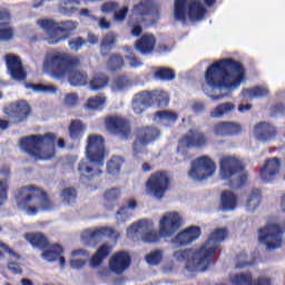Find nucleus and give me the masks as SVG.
<instances>
[{
  "instance_id": "nucleus-62",
  "label": "nucleus",
  "mask_w": 285,
  "mask_h": 285,
  "mask_svg": "<svg viewBox=\"0 0 285 285\" xmlns=\"http://www.w3.org/2000/svg\"><path fill=\"white\" fill-rule=\"evenodd\" d=\"M86 43V41L81 38H76L71 41H69V48L70 50H80V48Z\"/></svg>"
},
{
  "instance_id": "nucleus-15",
  "label": "nucleus",
  "mask_w": 285,
  "mask_h": 285,
  "mask_svg": "<svg viewBox=\"0 0 285 285\" xmlns=\"http://www.w3.org/2000/svg\"><path fill=\"white\" fill-rule=\"evenodd\" d=\"M184 217L179 212H166L158 222L159 235L168 239L181 228Z\"/></svg>"
},
{
  "instance_id": "nucleus-42",
  "label": "nucleus",
  "mask_w": 285,
  "mask_h": 285,
  "mask_svg": "<svg viewBox=\"0 0 285 285\" xmlns=\"http://www.w3.org/2000/svg\"><path fill=\"white\" fill-rule=\"evenodd\" d=\"M108 86V77L102 73H98L94 76V78L89 81L90 90H104Z\"/></svg>"
},
{
  "instance_id": "nucleus-6",
  "label": "nucleus",
  "mask_w": 285,
  "mask_h": 285,
  "mask_svg": "<svg viewBox=\"0 0 285 285\" xmlns=\"http://www.w3.org/2000/svg\"><path fill=\"white\" fill-rule=\"evenodd\" d=\"M244 170V165L239 157L235 155H224L219 160V177L223 181H229L233 186L246 184L248 174Z\"/></svg>"
},
{
  "instance_id": "nucleus-34",
  "label": "nucleus",
  "mask_w": 285,
  "mask_h": 285,
  "mask_svg": "<svg viewBox=\"0 0 285 285\" xmlns=\"http://www.w3.org/2000/svg\"><path fill=\"white\" fill-rule=\"evenodd\" d=\"M27 90L42 92L43 95H57V86L50 83H27Z\"/></svg>"
},
{
  "instance_id": "nucleus-52",
  "label": "nucleus",
  "mask_w": 285,
  "mask_h": 285,
  "mask_svg": "<svg viewBox=\"0 0 285 285\" xmlns=\"http://www.w3.org/2000/svg\"><path fill=\"white\" fill-rule=\"evenodd\" d=\"M36 23L41 28V30H45L47 35L52 32V30H57L58 27V22L52 19H39Z\"/></svg>"
},
{
  "instance_id": "nucleus-60",
  "label": "nucleus",
  "mask_w": 285,
  "mask_h": 285,
  "mask_svg": "<svg viewBox=\"0 0 285 285\" xmlns=\"http://www.w3.org/2000/svg\"><path fill=\"white\" fill-rule=\"evenodd\" d=\"M13 37L14 30L12 28L0 29V41H10Z\"/></svg>"
},
{
  "instance_id": "nucleus-58",
  "label": "nucleus",
  "mask_w": 285,
  "mask_h": 285,
  "mask_svg": "<svg viewBox=\"0 0 285 285\" xmlns=\"http://www.w3.org/2000/svg\"><path fill=\"white\" fill-rule=\"evenodd\" d=\"M244 128L237 122L227 121V137L233 135H239Z\"/></svg>"
},
{
  "instance_id": "nucleus-54",
  "label": "nucleus",
  "mask_w": 285,
  "mask_h": 285,
  "mask_svg": "<svg viewBox=\"0 0 285 285\" xmlns=\"http://www.w3.org/2000/svg\"><path fill=\"white\" fill-rule=\"evenodd\" d=\"M124 66V58L119 55L111 56L109 62H108V70L111 72H117V70H121V67Z\"/></svg>"
},
{
  "instance_id": "nucleus-43",
  "label": "nucleus",
  "mask_w": 285,
  "mask_h": 285,
  "mask_svg": "<svg viewBox=\"0 0 285 285\" xmlns=\"http://www.w3.org/2000/svg\"><path fill=\"white\" fill-rule=\"evenodd\" d=\"M151 98H150V104H155V101L158 102V106L161 108H166L168 106V92L164 90H155V91H149Z\"/></svg>"
},
{
  "instance_id": "nucleus-21",
  "label": "nucleus",
  "mask_w": 285,
  "mask_h": 285,
  "mask_svg": "<svg viewBox=\"0 0 285 285\" xmlns=\"http://www.w3.org/2000/svg\"><path fill=\"white\" fill-rule=\"evenodd\" d=\"M130 266V254L127 252L115 253L109 259V271L116 275H121Z\"/></svg>"
},
{
  "instance_id": "nucleus-57",
  "label": "nucleus",
  "mask_w": 285,
  "mask_h": 285,
  "mask_svg": "<svg viewBox=\"0 0 285 285\" xmlns=\"http://www.w3.org/2000/svg\"><path fill=\"white\" fill-rule=\"evenodd\" d=\"M8 180H0V206H3L8 202Z\"/></svg>"
},
{
  "instance_id": "nucleus-16",
  "label": "nucleus",
  "mask_w": 285,
  "mask_h": 285,
  "mask_svg": "<svg viewBox=\"0 0 285 285\" xmlns=\"http://www.w3.org/2000/svg\"><path fill=\"white\" fill-rule=\"evenodd\" d=\"M6 67H7V75L13 81H26V69L23 68V62L19 56L13 53H9L6 56Z\"/></svg>"
},
{
  "instance_id": "nucleus-59",
  "label": "nucleus",
  "mask_w": 285,
  "mask_h": 285,
  "mask_svg": "<svg viewBox=\"0 0 285 285\" xmlns=\"http://www.w3.org/2000/svg\"><path fill=\"white\" fill-rule=\"evenodd\" d=\"M127 14H128V7H122L117 11H115L114 21H117L118 23H124V21H126Z\"/></svg>"
},
{
  "instance_id": "nucleus-38",
  "label": "nucleus",
  "mask_w": 285,
  "mask_h": 285,
  "mask_svg": "<svg viewBox=\"0 0 285 285\" xmlns=\"http://www.w3.org/2000/svg\"><path fill=\"white\" fill-rule=\"evenodd\" d=\"M24 239L36 248H46L48 246V238L43 234H24Z\"/></svg>"
},
{
  "instance_id": "nucleus-2",
  "label": "nucleus",
  "mask_w": 285,
  "mask_h": 285,
  "mask_svg": "<svg viewBox=\"0 0 285 285\" xmlns=\"http://www.w3.org/2000/svg\"><path fill=\"white\" fill-rule=\"evenodd\" d=\"M226 237L228 232L225 228L215 229L200 247L174 250L173 259L178 264H185L187 271H206L210 266L213 255Z\"/></svg>"
},
{
  "instance_id": "nucleus-61",
  "label": "nucleus",
  "mask_w": 285,
  "mask_h": 285,
  "mask_svg": "<svg viewBox=\"0 0 285 285\" xmlns=\"http://www.w3.org/2000/svg\"><path fill=\"white\" fill-rule=\"evenodd\" d=\"M77 104H79V96L77 94L71 92L65 96L66 106H77Z\"/></svg>"
},
{
  "instance_id": "nucleus-55",
  "label": "nucleus",
  "mask_w": 285,
  "mask_h": 285,
  "mask_svg": "<svg viewBox=\"0 0 285 285\" xmlns=\"http://www.w3.org/2000/svg\"><path fill=\"white\" fill-rule=\"evenodd\" d=\"M161 259H164V252L159 249H156L146 256V262L150 266H157Z\"/></svg>"
},
{
  "instance_id": "nucleus-28",
  "label": "nucleus",
  "mask_w": 285,
  "mask_h": 285,
  "mask_svg": "<svg viewBox=\"0 0 285 285\" xmlns=\"http://www.w3.org/2000/svg\"><path fill=\"white\" fill-rule=\"evenodd\" d=\"M239 204V198H237V195L235 193L227 190L223 191L220 196V208L224 210V213H230L232 210H235Z\"/></svg>"
},
{
  "instance_id": "nucleus-22",
  "label": "nucleus",
  "mask_w": 285,
  "mask_h": 285,
  "mask_svg": "<svg viewBox=\"0 0 285 285\" xmlns=\"http://www.w3.org/2000/svg\"><path fill=\"white\" fill-rule=\"evenodd\" d=\"M253 135L257 141H271L277 135V127L267 122H259L254 126Z\"/></svg>"
},
{
  "instance_id": "nucleus-64",
  "label": "nucleus",
  "mask_w": 285,
  "mask_h": 285,
  "mask_svg": "<svg viewBox=\"0 0 285 285\" xmlns=\"http://www.w3.org/2000/svg\"><path fill=\"white\" fill-rule=\"evenodd\" d=\"M95 21H98V26L101 30H108L110 28V21H108L106 18H94Z\"/></svg>"
},
{
  "instance_id": "nucleus-48",
  "label": "nucleus",
  "mask_w": 285,
  "mask_h": 285,
  "mask_svg": "<svg viewBox=\"0 0 285 285\" xmlns=\"http://www.w3.org/2000/svg\"><path fill=\"white\" fill-rule=\"evenodd\" d=\"M72 3L79 6V1L77 0H62V4L59 7V12L66 17H72V14L77 12V7L72 6Z\"/></svg>"
},
{
  "instance_id": "nucleus-53",
  "label": "nucleus",
  "mask_w": 285,
  "mask_h": 285,
  "mask_svg": "<svg viewBox=\"0 0 285 285\" xmlns=\"http://www.w3.org/2000/svg\"><path fill=\"white\" fill-rule=\"evenodd\" d=\"M115 43H117V36L115 33H107L101 42V52L104 53L106 50H112Z\"/></svg>"
},
{
  "instance_id": "nucleus-11",
  "label": "nucleus",
  "mask_w": 285,
  "mask_h": 285,
  "mask_svg": "<svg viewBox=\"0 0 285 285\" xmlns=\"http://www.w3.org/2000/svg\"><path fill=\"white\" fill-rule=\"evenodd\" d=\"M282 224L277 218H273L258 230V240L261 244L266 246L267 250H275L281 248L284 239L282 238Z\"/></svg>"
},
{
  "instance_id": "nucleus-5",
  "label": "nucleus",
  "mask_w": 285,
  "mask_h": 285,
  "mask_svg": "<svg viewBox=\"0 0 285 285\" xmlns=\"http://www.w3.org/2000/svg\"><path fill=\"white\" fill-rule=\"evenodd\" d=\"M55 134L29 136L20 140V148L33 159L48 161L55 157Z\"/></svg>"
},
{
  "instance_id": "nucleus-45",
  "label": "nucleus",
  "mask_w": 285,
  "mask_h": 285,
  "mask_svg": "<svg viewBox=\"0 0 285 285\" xmlns=\"http://www.w3.org/2000/svg\"><path fill=\"white\" fill-rule=\"evenodd\" d=\"M110 233H112V228L110 227L87 229L82 233V239H95L96 237H100V235H110Z\"/></svg>"
},
{
  "instance_id": "nucleus-35",
  "label": "nucleus",
  "mask_w": 285,
  "mask_h": 285,
  "mask_svg": "<svg viewBox=\"0 0 285 285\" xmlns=\"http://www.w3.org/2000/svg\"><path fill=\"white\" fill-rule=\"evenodd\" d=\"M107 98L104 94H99L97 96L90 97L85 102L86 110H101L104 106H106Z\"/></svg>"
},
{
  "instance_id": "nucleus-37",
  "label": "nucleus",
  "mask_w": 285,
  "mask_h": 285,
  "mask_svg": "<svg viewBox=\"0 0 285 285\" xmlns=\"http://www.w3.org/2000/svg\"><path fill=\"white\" fill-rule=\"evenodd\" d=\"M137 208V200L135 199H129L127 202L126 207L120 208L119 212L116 214V219L119 222V224H124L125 222H128L130 219V214L128 210H135Z\"/></svg>"
},
{
  "instance_id": "nucleus-9",
  "label": "nucleus",
  "mask_w": 285,
  "mask_h": 285,
  "mask_svg": "<svg viewBox=\"0 0 285 285\" xmlns=\"http://www.w3.org/2000/svg\"><path fill=\"white\" fill-rule=\"evenodd\" d=\"M208 11L199 0H175L174 17L183 23L189 21H202L206 19Z\"/></svg>"
},
{
  "instance_id": "nucleus-32",
  "label": "nucleus",
  "mask_w": 285,
  "mask_h": 285,
  "mask_svg": "<svg viewBox=\"0 0 285 285\" xmlns=\"http://www.w3.org/2000/svg\"><path fill=\"white\" fill-rule=\"evenodd\" d=\"M121 197V189L119 188H109L106 189L102 199L105 202V206L108 210H112V207L115 206V202Z\"/></svg>"
},
{
  "instance_id": "nucleus-17",
  "label": "nucleus",
  "mask_w": 285,
  "mask_h": 285,
  "mask_svg": "<svg viewBox=\"0 0 285 285\" xmlns=\"http://www.w3.org/2000/svg\"><path fill=\"white\" fill-rule=\"evenodd\" d=\"M199 237H202V228L199 226H189L171 238V245L174 248H179V246H188L193 244V242H197Z\"/></svg>"
},
{
  "instance_id": "nucleus-4",
  "label": "nucleus",
  "mask_w": 285,
  "mask_h": 285,
  "mask_svg": "<svg viewBox=\"0 0 285 285\" xmlns=\"http://www.w3.org/2000/svg\"><path fill=\"white\" fill-rule=\"evenodd\" d=\"M16 202L19 210L29 216L55 208V204L51 203L48 194L35 185L20 188Z\"/></svg>"
},
{
  "instance_id": "nucleus-44",
  "label": "nucleus",
  "mask_w": 285,
  "mask_h": 285,
  "mask_svg": "<svg viewBox=\"0 0 285 285\" xmlns=\"http://www.w3.org/2000/svg\"><path fill=\"white\" fill-rule=\"evenodd\" d=\"M259 190L253 191L247 197V200L245 203V210H247L248 213H255V210H257V208L259 207Z\"/></svg>"
},
{
  "instance_id": "nucleus-14",
  "label": "nucleus",
  "mask_w": 285,
  "mask_h": 285,
  "mask_svg": "<svg viewBox=\"0 0 285 285\" xmlns=\"http://www.w3.org/2000/svg\"><path fill=\"white\" fill-rule=\"evenodd\" d=\"M170 184V178L168 177V173L158 171L151 175L146 185L145 193L149 197H154L155 199H164V195L168 191V185Z\"/></svg>"
},
{
  "instance_id": "nucleus-25",
  "label": "nucleus",
  "mask_w": 285,
  "mask_h": 285,
  "mask_svg": "<svg viewBox=\"0 0 285 285\" xmlns=\"http://www.w3.org/2000/svg\"><path fill=\"white\" fill-rule=\"evenodd\" d=\"M157 46V40L153 35H144L135 42V48L140 55H150Z\"/></svg>"
},
{
  "instance_id": "nucleus-51",
  "label": "nucleus",
  "mask_w": 285,
  "mask_h": 285,
  "mask_svg": "<svg viewBox=\"0 0 285 285\" xmlns=\"http://www.w3.org/2000/svg\"><path fill=\"white\" fill-rule=\"evenodd\" d=\"M212 132L216 137H228V121H219L214 124Z\"/></svg>"
},
{
  "instance_id": "nucleus-10",
  "label": "nucleus",
  "mask_w": 285,
  "mask_h": 285,
  "mask_svg": "<svg viewBox=\"0 0 285 285\" xmlns=\"http://www.w3.org/2000/svg\"><path fill=\"white\" fill-rule=\"evenodd\" d=\"M127 237L134 242L142 239L147 244H157L161 239V235L155 228V222L148 219L138 220L129 226Z\"/></svg>"
},
{
  "instance_id": "nucleus-39",
  "label": "nucleus",
  "mask_w": 285,
  "mask_h": 285,
  "mask_svg": "<svg viewBox=\"0 0 285 285\" xmlns=\"http://www.w3.org/2000/svg\"><path fill=\"white\" fill-rule=\"evenodd\" d=\"M155 121H158L159 124H163V126H170V124H175L177 121L178 117L177 114L174 111H158L155 115Z\"/></svg>"
},
{
  "instance_id": "nucleus-8",
  "label": "nucleus",
  "mask_w": 285,
  "mask_h": 285,
  "mask_svg": "<svg viewBox=\"0 0 285 285\" xmlns=\"http://www.w3.org/2000/svg\"><path fill=\"white\" fill-rule=\"evenodd\" d=\"M79 58L71 57L61 51H49L43 60L42 68L45 72H52L55 79L66 78V72H69L70 66H77Z\"/></svg>"
},
{
  "instance_id": "nucleus-26",
  "label": "nucleus",
  "mask_w": 285,
  "mask_h": 285,
  "mask_svg": "<svg viewBox=\"0 0 285 285\" xmlns=\"http://www.w3.org/2000/svg\"><path fill=\"white\" fill-rule=\"evenodd\" d=\"M105 127L108 130V132H111L112 135H117L119 132H130V127L128 126V122L124 120L122 118L115 117V118H107L105 120Z\"/></svg>"
},
{
  "instance_id": "nucleus-29",
  "label": "nucleus",
  "mask_w": 285,
  "mask_h": 285,
  "mask_svg": "<svg viewBox=\"0 0 285 285\" xmlns=\"http://www.w3.org/2000/svg\"><path fill=\"white\" fill-rule=\"evenodd\" d=\"M70 86L75 88L86 86L88 83V73L72 70V66H69V71H66V76Z\"/></svg>"
},
{
  "instance_id": "nucleus-3",
  "label": "nucleus",
  "mask_w": 285,
  "mask_h": 285,
  "mask_svg": "<svg viewBox=\"0 0 285 285\" xmlns=\"http://www.w3.org/2000/svg\"><path fill=\"white\" fill-rule=\"evenodd\" d=\"M86 156L89 159L79 164L78 171L81 179H92L96 175H101L100 166H104L106 157V144L102 136L89 135L87 137Z\"/></svg>"
},
{
  "instance_id": "nucleus-47",
  "label": "nucleus",
  "mask_w": 285,
  "mask_h": 285,
  "mask_svg": "<svg viewBox=\"0 0 285 285\" xmlns=\"http://www.w3.org/2000/svg\"><path fill=\"white\" fill-rule=\"evenodd\" d=\"M121 166H124V158L114 156L107 164V171L109 175H119Z\"/></svg>"
},
{
  "instance_id": "nucleus-41",
  "label": "nucleus",
  "mask_w": 285,
  "mask_h": 285,
  "mask_svg": "<svg viewBox=\"0 0 285 285\" xmlns=\"http://www.w3.org/2000/svg\"><path fill=\"white\" fill-rule=\"evenodd\" d=\"M79 22L72 20L58 22L57 30H60L61 35H63L66 39H68L70 35L75 32V30H77Z\"/></svg>"
},
{
  "instance_id": "nucleus-7",
  "label": "nucleus",
  "mask_w": 285,
  "mask_h": 285,
  "mask_svg": "<svg viewBox=\"0 0 285 285\" xmlns=\"http://www.w3.org/2000/svg\"><path fill=\"white\" fill-rule=\"evenodd\" d=\"M150 19H159V6L150 0L140 1L131 10L129 20L131 37L141 35V23L150 21Z\"/></svg>"
},
{
  "instance_id": "nucleus-63",
  "label": "nucleus",
  "mask_w": 285,
  "mask_h": 285,
  "mask_svg": "<svg viewBox=\"0 0 285 285\" xmlns=\"http://www.w3.org/2000/svg\"><path fill=\"white\" fill-rule=\"evenodd\" d=\"M116 8H119V4L117 2H106L101 7V12L104 13L114 12Z\"/></svg>"
},
{
  "instance_id": "nucleus-27",
  "label": "nucleus",
  "mask_w": 285,
  "mask_h": 285,
  "mask_svg": "<svg viewBox=\"0 0 285 285\" xmlns=\"http://www.w3.org/2000/svg\"><path fill=\"white\" fill-rule=\"evenodd\" d=\"M153 96L150 95V91H142L140 94H137L132 100V110L136 115H141L148 106L151 105L150 99Z\"/></svg>"
},
{
  "instance_id": "nucleus-31",
  "label": "nucleus",
  "mask_w": 285,
  "mask_h": 285,
  "mask_svg": "<svg viewBox=\"0 0 285 285\" xmlns=\"http://www.w3.org/2000/svg\"><path fill=\"white\" fill-rule=\"evenodd\" d=\"M90 254L86 249H73L71 252L70 266L75 271H79L86 266V259L81 257H88Z\"/></svg>"
},
{
  "instance_id": "nucleus-18",
  "label": "nucleus",
  "mask_w": 285,
  "mask_h": 285,
  "mask_svg": "<svg viewBox=\"0 0 285 285\" xmlns=\"http://www.w3.org/2000/svg\"><path fill=\"white\" fill-rule=\"evenodd\" d=\"M282 169V160L279 158H272L265 161L264 167L261 170V180L264 184H271L279 177V170Z\"/></svg>"
},
{
  "instance_id": "nucleus-56",
  "label": "nucleus",
  "mask_w": 285,
  "mask_h": 285,
  "mask_svg": "<svg viewBox=\"0 0 285 285\" xmlns=\"http://www.w3.org/2000/svg\"><path fill=\"white\" fill-rule=\"evenodd\" d=\"M60 197L65 204H75V199H77V191L73 188H65Z\"/></svg>"
},
{
  "instance_id": "nucleus-12",
  "label": "nucleus",
  "mask_w": 285,
  "mask_h": 285,
  "mask_svg": "<svg viewBox=\"0 0 285 285\" xmlns=\"http://www.w3.org/2000/svg\"><path fill=\"white\" fill-rule=\"evenodd\" d=\"M217 171V164L209 156H200L191 161V167L188 171L190 179L194 181H204L210 179Z\"/></svg>"
},
{
  "instance_id": "nucleus-30",
  "label": "nucleus",
  "mask_w": 285,
  "mask_h": 285,
  "mask_svg": "<svg viewBox=\"0 0 285 285\" xmlns=\"http://www.w3.org/2000/svg\"><path fill=\"white\" fill-rule=\"evenodd\" d=\"M112 246H115V244H104L98 248L96 254L90 259L91 268H99L101 266V263L104 262V259H106V256L110 255Z\"/></svg>"
},
{
  "instance_id": "nucleus-24",
  "label": "nucleus",
  "mask_w": 285,
  "mask_h": 285,
  "mask_svg": "<svg viewBox=\"0 0 285 285\" xmlns=\"http://www.w3.org/2000/svg\"><path fill=\"white\" fill-rule=\"evenodd\" d=\"M159 137V129L157 128H142L139 129L137 140L134 147L135 153L139 150V146H148L150 141H155Z\"/></svg>"
},
{
  "instance_id": "nucleus-49",
  "label": "nucleus",
  "mask_w": 285,
  "mask_h": 285,
  "mask_svg": "<svg viewBox=\"0 0 285 285\" xmlns=\"http://www.w3.org/2000/svg\"><path fill=\"white\" fill-rule=\"evenodd\" d=\"M127 88H130V79L125 76L116 78L111 83L112 92H121L124 90H127Z\"/></svg>"
},
{
  "instance_id": "nucleus-46",
  "label": "nucleus",
  "mask_w": 285,
  "mask_h": 285,
  "mask_svg": "<svg viewBox=\"0 0 285 285\" xmlns=\"http://www.w3.org/2000/svg\"><path fill=\"white\" fill-rule=\"evenodd\" d=\"M47 43L49 46H57V43H61V41H66V36L61 33V30L59 29H52L47 33V37L45 38Z\"/></svg>"
},
{
  "instance_id": "nucleus-1",
  "label": "nucleus",
  "mask_w": 285,
  "mask_h": 285,
  "mask_svg": "<svg viewBox=\"0 0 285 285\" xmlns=\"http://www.w3.org/2000/svg\"><path fill=\"white\" fill-rule=\"evenodd\" d=\"M246 81V69L233 58H224L212 63L205 72L204 92L219 100L226 97L222 90H237Z\"/></svg>"
},
{
  "instance_id": "nucleus-40",
  "label": "nucleus",
  "mask_w": 285,
  "mask_h": 285,
  "mask_svg": "<svg viewBox=\"0 0 285 285\" xmlns=\"http://www.w3.org/2000/svg\"><path fill=\"white\" fill-rule=\"evenodd\" d=\"M86 132V125L81 120H72L69 125V136L72 139H81Z\"/></svg>"
},
{
  "instance_id": "nucleus-33",
  "label": "nucleus",
  "mask_w": 285,
  "mask_h": 285,
  "mask_svg": "<svg viewBox=\"0 0 285 285\" xmlns=\"http://www.w3.org/2000/svg\"><path fill=\"white\" fill-rule=\"evenodd\" d=\"M269 90L266 86H256L254 88H247L242 91L244 99H259V97H266Z\"/></svg>"
},
{
  "instance_id": "nucleus-13",
  "label": "nucleus",
  "mask_w": 285,
  "mask_h": 285,
  "mask_svg": "<svg viewBox=\"0 0 285 285\" xmlns=\"http://www.w3.org/2000/svg\"><path fill=\"white\" fill-rule=\"evenodd\" d=\"M206 144H208V138L204 132L199 130H189L178 144V160L186 161V159H188V148H204Z\"/></svg>"
},
{
  "instance_id": "nucleus-36",
  "label": "nucleus",
  "mask_w": 285,
  "mask_h": 285,
  "mask_svg": "<svg viewBox=\"0 0 285 285\" xmlns=\"http://www.w3.org/2000/svg\"><path fill=\"white\" fill-rule=\"evenodd\" d=\"M234 110L235 106L233 105V102L220 104L210 111V117H213V119H222V117L230 115V112H233Z\"/></svg>"
},
{
  "instance_id": "nucleus-23",
  "label": "nucleus",
  "mask_w": 285,
  "mask_h": 285,
  "mask_svg": "<svg viewBox=\"0 0 285 285\" xmlns=\"http://www.w3.org/2000/svg\"><path fill=\"white\" fill-rule=\"evenodd\" d=\"M42 258L46 262H58L61 268H66V257H63V247L59 244L50 245L42 252Z\"/></svg>"
},
{
  "instance_id": "nucleus-50",
  "label": "nucleus",
  "mask_w": 285,
  "mask_h": 285,
  "mask_svg": "<svg viewBox=\"0 0 285 285\" xmlns=\"http://www.w3.org/2000/svg\"><path fill=\"white\" fill-rule=\"evenodd\" d=\"M155 79L160 81H170L175 79V71L168 68H156L154 71Z\"/></svg>"
},
{
  "instance_id": "nucleus-19",
  "label": "nucleus",
  "mask_w": 285,
  "mask_h": 285,
  "mask_svg": "<svg viewBox=\"0 0 285 285\" xmlns=\"http://www.w3.org/2000/svg\"><path fill=\"white\" fill-rule=\"evenodd\" d=\"M232 285H272L273 278L268 276H259L253 281V273L245 272L240 274H234L230 277Z\"/></svg>"
},
{
  "instance_id": "nucleus-20",
  "label": "nucleus",
  "mask_w": 285,
  "mask_h": 285,
  "mask_svg": "<svg viewBox=\"0 0 285 285\" xmlns=\"http://www.w3.org/2000/svg\"><path fill=\"white\" fill-rule=\"evenodd\" d=\"M4 115L13 121H23L30 115V105L26 101L13 102L4 108Z\"/></svg>"
}]
</instances>
